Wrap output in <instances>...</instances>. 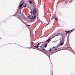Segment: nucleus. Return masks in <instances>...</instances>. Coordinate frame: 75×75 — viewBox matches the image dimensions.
<instances>
[{"label":"nucleus","instance_id":"25","mask_svg":"<svg viewBox=\"0 0 75 75\" xmlns=\"http://www.w3.org/2000/svg\"><path fill=\"white\" fill-rule=\"evenodd\" d=\"M25 7H26V4H25Z\"/></svg>","mask_w":75,"mask_h":75},{"label":"nucleus","instance_id":"9","mask_svg":"<svg viewBox=\"0 0 75 75\" xmlns=\"http://www.w3.org/2000/svg\"><path fill=\"white\" fill-rule=\"evenodd\" d=\"M61 35V36L62 37V38H63V35H62L60 34H59V35Z\"/></svg>","mask_w":75,"mask_h":75},{"label":"nucleus","instance_id":"14","mask_svg":"<svg viewBox=\"0 0 75 75\" xmlns=\"http://www.w3.org/2000/svg\"><path fill=\"white\" fill-rule=\"evenodd\" d=\"M35 48H38V47H39V46H35Z\"/></svg>","mask_w":75,"mask_h":75},{"label":"nucleus","instance_id":"2","mask_svg":"<svg viewBox=\"0 0 75 75\" xmlns=\"http://www.w3.org/2000/svg\"><path fill=\"white\" fill-rule=\"evenodd\" d=\"M23 4H24V3H22L19 5L20 9H21V7L23 6Z\"/></svg>","mask_w":75,"mask_h":75},{"label":"nucleus","instance_id":"4","mask_svg":"<svg viewBox=\"0 0 75 75\" xmlns=\"http://www.w3.org/2000/svg\"><path fill=\"white\" fill-rule=\"evenodd\" d=\"M58 35H56L55 36H54V37L52 36L51 37H50V38H51V40H52V38H53L55 37V36H58Z\"/></svg>","mask_w":75,"mask_h":75},{"label":"nucleus","instance_id":"21","mask_svg":"<svg viewBox=\"0 0 75 75\" xmlns=\"http://www.w3.org/2000/svg\"><path fill=\"white\" fill-rule=\"evenodd\" d=\"M28 17H31V16H30V15H29V16H28Z\"/></svg>","mask_w":75,"mask_h":75},{"label":"nucleus","instance_id":"15","mask_svg":"<svg viewBox=\"0 0 75 75\" xmlns=\"http://www.w3.org/2000/svg\"><path fill=\"white\" fill-rule=\"evenodd\" d=\"M41 43V42H39L38 44V45H39Z\"/></svg>","mask_w":75,"mask_h":75},{"label":"nucleus","instance_id":"19","mask_svg":"<svg viewBox=\"0 0 75 75\" xmlns=\"http://www.w3.org/2000/svg\"><path fill=\"white\" fill-rule=\"evenodd\" d=\"M55 51H56V50H57V48L56 49H55Z\"/></svg>","mask_w":75,"mask_h":75},{"label":"nucleus","instance_id":"22","mask_svg":"<svg viewBox=\"0 0 75 75\" xmlns=\"http://www.w3.org/2000/svg\"><path fill=\"white\" fill-rule=\"evenodd\" d=\"M42 50H44V48H42Z\"/></svg>","mask_w":75,"mask_h":75},{"label":"nucleus","instance_id":"27","mask_svg":"<svg viewBox=\"0 0 75 75\" xmlns=\"http://www.w3.org/2000/svg\"><path fill=\"white\" fill-rule=\"evenodd\" d=\"M0 39H1V38H0Z\"/></svg>","mask_w":75,"mask_h":75},{"label":"nucleus","instance_id":"29","mask_svg":"<svg viewBox=\"0 0 75 75\" xmlns=\"http://www.w3.org/2000/svg\"><path fill=\"white\" fill-rule=\"evenodd\" d=\"M60 14H61V13H60Z\"/></svg>","mask_w":75,"mask_h":75},{"label":"nucleus","instance_id":"24","mask_svg":"<svg viewBox=\"0 0 75 75\" xmlns=\"http://www.w3.org/2000/svg\"><path fill=\"white\" fill-rule=\"evenodd\" d=\"M23 7H25V6L24 5L23 6Z\"/></svg>","mask_w":75,"mask_h":75},{"label":"nucleus","instance_id":"23","mask_svg":"<svg viewBox=\"0 0 75 75\" xmlns=\"http://www.w3.org/2000/svg\"><path fill=\"white\" fill-rule=\"evenodd\" d=\"M28 26H30V25H28Z\"/></svg>","mask_w":75,"mask_h":75},{"label":"nucleus","instance_id":"13","mask_svg":"<svg viewBox=\"0 0 75 75\" xmlns=\"http://www.w3.org/2000/svg\"><path fill=\"white\" fill-rule=\"evenodd\" d=\"M47 46V45H45V48H46Z\"/></svg>","mask_w":75,"mask_h":75},{"label":"nucleus","instance_id":"7","mask_svg":"<svg viewBox=\"0 0 75 75\" xmlns=\"http://www.w3.org/2000/svg\"><path fill=\"white\" fill-rule=\"evenodd\" d=\"M43 50H44L45 51V52H48V51H47L45 50V49H43Z\"/></svg>","mask_w":75,"mask_h":75},{"label":"nucleus","instance_id":"3","mask_svg":"<svg viewBox=\"0 0 75 75\" xmlns=\"http://www.w3.org/2000/svg\"><path fill=\"white\" fill-rule=\"evenodd\" d=\"M25 18V16L23 15L21 16V18H22V19H24Z\"/></svg>","mask_w":75,"mask_h":75},{"label":"nucleus","instance_id":"26","mask_svg":"<svg viewBox=\"0 0 75 75\" xmlns=\"http://www.w3.org/2000/svg\"><path fill=\"white\" fill-rule=\"evenodd\" d=\"M49 24V23H48L47 24V25H48Z\"/></svg>","mask_w":75,"mask_h":75},{"label":"nucleus","instance_id":"16","mask_svg":"<svg viewBox=\"0 0 75 75\" xmlns=\"http://www.w3.org/2000/svg\"><path fill=\"white\" fill-rule=\"evenodd\" d=\"M55 19L56 20H58V18H55Z\"/></svg>","mask_w":75,"mask_h":75},{"label":"nucleus","instance_id":"5","mask_svg":"<svg viewBox=\"0 0 75 75\" xmlns=\"http://www.w3.org/2000/svg\"><path fill=\"white\" fill-rule=\"evenodd\" d=\"M73 30H69V31H68V33L69 34V33H71V32H72Z\"/></svg>","mask_w":75,"mask_h":75},{"label":"nucleus","instance_id":"1","mask_svg":"<svg viewBox=\"0 0 75 75\" xmlns=\"http://www.w3.org/2000/svg\"><path fill=\"white\" fill-rule=\"evenodd\" d=\"M36 13V9L35 8L33 10V16L31 18H29L31 20V21H33L36 18V15H35V13Z\"/></svg>","mask_w":75,"mask_h":75},{"label":"nucleus","instance_id":"11","mask_svg":"<svg viewBox=\"0 0 75 75\" xmlns=\"http://www.w3.org/2000/svg\"><path fill=\"white\" fill-rule=\"evenodd\" d=\"M72 0H70L69 1V3H72Z\"/></svg>","mask_w":75,"mask_h":75},{"label":"nucleus","instance_id":"28","mask_svg":"<svg viewBox=\"0 0 75 75\" xmlns=\"http://www.w3.org/2000/svg\"><path fill=\"white\" fill-rule=\"evenodd\" d=\"M53 48H55V47H53Z\"/></svg>","mask_w":75,"mask_h":75},{"label":"nucleus","instance_id":"12","mask_svg":"<svg viewBox=\"0 0 75 75\" xmlns=\"http://www.w3.org/2000/svg\"><path fill=\"white\" fill-rule=\"evenodd\" d=\"M29 3H30V4H32V1H30Z\"/></svg>","mask_w":75,"mask_h":75},{"label":"nucleus","instance_id":"20","mask_svg":"<svg viewBox=\"0 0 75 75\" xmlns=\"http://www.w3.org/2000/svg\"><path fill=\"white\" fill-rule=\"evenodd\" d=\"M51 51V49H50V51Z\"/></svg>","mask_w":75,"mask_h":75},{"label":"nucleus","instance_id":"18","mask_svg":"<svg viewBox=\"0 0 75 75\" xmlns=\"http://www.w3.org/2000/svg\"><path fill=\"white\" fill-rule=\"evenodd\" d=\"M30 10L31 11V12H30V13H32V12L31 11V9H30Z\"/></svg>","mask_w":75,"mask_h":75},{"label":"nucleus","instance_id":"10","mask_svg":"<svg viewBox=\"0 0 75 75\" xmlns=\"http://www.w3.org/2000/svg\"><path fill=\"white\" fill-rule=\"evenodd\" d=\"M60 45H63V43L62 42H61L60 44Z\"/></svg>","mask_w":75,"mask_h":75},{"label":"nucleus","instance_id":"8","mask_svg":"<svg viewBox=\"0 0 75 75\" xmlns=\"http://www.w3.org/2000/svg\"><path fill=\"white\" fill-rule=\"evenodd\" d=\"M50 38L49 39H48L47 40V42H49V41H50Z\"/></svg>","mask_w":75,"mask_h":75},{"label":"nucleus","instance_id":"6","mask_svg":"<svg viewBox=\"0 0 75 75\" xmlns=\"http://www.w3.org/2000/svg\"><path fill=\"white\" fill-rule=\"evenodd\" d=\"M65 33H66L67 34H68V31L65 30Z\"/></svg>","mask_w":75,"mask_h":75},{"label":"nucleus","instance_id":"17","mask_svg":"<svg viewBox=\"0 0 75 75\" xmlns=\"http://www.w3.org/2000/svg\"><path fill=\"white\" fill-rule=\"evenodd\" d=\"M19 18V19H20V20H21V21H22V20H21V19L20 18Z\"/></svg>","mask_w":75,"mask_h":75}]
</instances>
